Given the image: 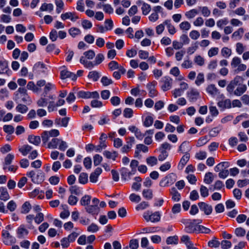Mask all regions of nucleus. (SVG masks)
<instances>
[{
	"label": "nucleus",
	"mask_w": 249,
	"mask_h": 249,
	"mask_svg": "<svg viewBox=\"0 0 249 249\" xmlns=\"http://www.w3.org/2000/svg\"><path fill=\"white\" fill-rule=\"evenodd\" d=\"M242 80V77L237 75L227 85L226 90L230 95L240 96L246 91V85L239 84Z\"/></svg>",
	"instance_id": "1"
},
{
	"label": "nucleus",
	"mask_w": 249,
	"mask_h": 249,
	"mask_svg": "<svg viewBox=\"0 0 249 249\" xmlns=\"http://www.w3.org/2000/svg\"><path fill=\"white\" fill-rule=\"evenodd\" d=\"M185 225L184 231L188 233H196L199 224L201 223V219H184L182 222Z\"/></svg>",
	"instance_id": "2"
},
{
	"label": "nucleus",
	"mask_w": 249,
	"mask_h": 249,
	"mask_svg": "<svg viewBox=\"0 0 249 249\" xmlns=\"http://www.w3.org/2000/svg\"><path fill=\"white\" fill-rule=\"evenodd\" d=\"M105 59V56L102 53H98L96 56L94 62L87 60L84 56H81L80 58V62L83 64L84 67L88 69H91L94 66L101 64Z\"/></svg>",
	"instance_id": "3"
},
{
	"label": "nucleus",
	"mask_w": 249,
	"mask_h": 249,
	"mask_svg": "<svg viewBox=\"0 0 249 249\" xmlns=\"http://www.w3.org/2000/svg\"><path fill=\"white\" fill-rule=\"evenodd\" d=\"M44 215L42 213H38L35 216L34 214H28L26 216V220L28 223V228L30 230H33L35 227L33 225V220H34L35 222L38 225L44 221Z\"/></svg>",
	"instance_id": "4"
},
{
	"label": "nucleus",
	"mask_w": 249,
	"mask_h": 249,
	"mask_svg": "<svg viewBox=\"0 0 249 249\" xmlns=\"http://www.w3.org/2000/svg\"><path fill=\"white\" fill-rule=\"evenodd\" d=\"M26 175L31 178L32 181L34 183L39 184L44 180V174L40 170L37 172L32 170L27 172Z\"/></svg>",
	"instance_id": "5"
},
{
	"label": "nucleus",
	"mask_w": 249,
	"mask_h": 249,
	"mask_svg": "<svg viewBox=\"0 0 249 249\" xmlns=\"http://www.w3.org/2000/svg\"><path fill=\"white\" fill-rule=\"evenodd\" d=\"M99 200L94 197L92 200V204L89 205L85 208L86 211L92 215H97L100 212V207L98 206Z\"/></svg>",
	"instance_id": "6"
},
{
	"label": "nucleus",
	"mask_w": 249,
	"mask_h": 249,
	"mask_svg": "<svg viewBox=\"0 0 249 249\" xmlns=\"http://www.w3.org/2000/svg\"><path fill=\"white\" fill-rule=\"evenodd\" d=\"M143 217L147 221H151L152 222H158L160 221V214L159 212H156L152 213L149 211L145 212L143 213Z\"/></svg>",
	"instance_id": "7"
},
{
	"label": "nucleus",
	"mask_w": 249,
	"mask_h": 249,
	"mask_svg": "<svg viewBox=\"0 0 249 249\" xmlns=\"http://www.w3.org/2000/svg\"><path fill=\"white\" fill-rule=\"evenodd\" d=\"M177 180V176L174 173H171L166 176L160 182L161 187H166L173 184Z\"/></svg>",
	"instance_id": "8"
},
{
	"label": "nucleus",
	"mask_w": 249,
	"mask_h": 249,
	"mask_svg": "<svg viewBox=\"0 0 249 249\" xmlns=\"http://www.w3.org/2000/svg\"><path fill=\"white\" fill-rule=\"evenodd\" d=\"M2 237L3 242L6 245H10L16 242V238L13 236L8 231L3 230L2 231Z\"/></svg>",
	"instance_id": "9"
},
{
	"label": "nucleus",
	"mask_w": 249,
	"mask_h": 249,
	"mask_svg": "<svg viewBox=\"0 0 249 249\" xmlns=\"http://www.w3.org/2000/svg\"><path fill=\"white\" fill-rule=\"evenodd\" d=\"M172 79L169 76L162 77L160 81L161 84V88L162 90L165 91L169 90L172 87Z\"/></svg>",
	"instance_id": "10"
},
{
	"label": "nucleus",
	"mask_w": 249,
	"mask_h": 249,
	"mask_svg": "<svg viewBox=\"0 0 249 249\" xmlns=\"http://www.w3.org/2000/svg\"><path fill=\"white\" fill-rule=\"evenodd\" d=\"M188 88V85L186 83L184 82H182L180 83V88L175 89L174 90L172 91V93L174 97L176 98L182 95L185 90L187 89Z\"/></svg>",
	"instance_id": "11"
},
{
	"label": "nucleus",
	"mask_w": 249,
	"mask_h": 249,
	"mask_svg": "<svg viewBox=\"0 0 249 249\" xmlns=\"http://www.w3.org/2000/svg\"><path fill=\"white\" fill-rule=\"evenodd\" d=\"M187 96L190 102L194 103L200 98V94L196 89H192L187 92Z\"/></svg>",
	"instance_id": "12"
},
{
	"label": "nucleus",
	"mask_w": 249,
	"mask_h": 249,
	"mask_svg": "<svg viewBox=\"0 0 249 249\" xmlns=\"http://www.w3.org/2000/svg\"><path fill=\"white\" fill-rule=\"evenodd\" d=\"M121 178L124 181L129 180L131 178V176L135 174L134 171L132 170L130 171L127 168L123 167L120 170Z\"/></svg>",
	"instance_id": "13"
},
{
	"label": "nucleus",
	"mask_w": 249,
	"mask_h": 249,
	"mask_svg": "<svg viewBox=\"0 0 249 249\" xmlns=\"http://www.w3.org/2000/svg\"><path fill=\"white\" fill-rule=\"evenodd\" d=\"M61 18L63 20H66L70 19L71 21L75 22L79 18L75 12H66L61 15Z\"/></svg>",
	"instance_id": "14"
},
{
	"label": "nucleus",
	"mask_w": 249,
	"mask_h": 249,
	"mask_svg": "<svg viewBox=\"0 0 249 249\" xmlns=\"http://www.w3.org/2000/svg\"><path fill=\"white\" fill-rule=\"evenodd\" d=\"M156 84L157 82L154 81L147 84L146 86L147 89L149 91V96L150 97L153 98L158 95V91L155 89Z\"/></svg>",
	"instance_id": "15"
},
{
	"label": "nucleus",
	"mask_w": 249,
	"mask_h": 249,
	"mask_svg": "<svg viewBox=\"0 0 249 249\" xmlns=\"http://www.w3.org/2000/svg\"><path fill=\"white\" fill-rule=\"evenodd\" d=\"M9 71L8 61L3 58H0V74H7Z\"/></svg>",
	"instance_id": "16"
},
{
	"label": "nucleus",
	"mask_w": 249,
	"mask_h": 249,
	"mask_svg": "<svg viewBox=\"0 0 249 249\" xmlns=\"http://www.w3.org/2000/svg\"><path fill=\"white\" fill-rule=\"evenodd\" d=\"M198 205L201 211H204L206 214L209 215L212 213L213 208L211 205L203 202L198 203Z\"/></svg>",
	"instance_id": "17"
},
{
	"label": "nucleus",
	"mask_w": 249,
	"mask_h": 249,
	"mask_svg": "<svg viewBox=\"0 0 249 249\" xmlns=\"http://www.w3.org/2000/svg\"><path fill=\"white\" fill-rule=\"evenodd\" d=\"M190 157V154L189 153L185 152V154L181 158L180 161L178 165V168L179 170L183 169L184 166L189 161Z\"/></svg>",
	"instance_id": "18"
},
{
	"label": "nucleus",
	"mask_w": 249,
	"mask_h": 249,
	"mask_svg": "<svg viewBox=\"0 0 249 249\" xmlns=\"http://www.w3.org/2000/svg\"><path fill=\"white\" fill-rule=\"evenodd\" d=\"M14 157V155L10 153L7 154L5 157L4 162L2 163V168L4 170H7V166L11 164Z\"/></svg>",
	"instance_id": "19"
},
{
	"label": "nucleus",
	"mask_w": 249,
	"mask_h": 249,
	"mask_svg": "<svg viewBox=\"0 0 249 249\" xmlns=\"http://www.w3.org/2000/svg\"><path fill=\"white\" fill-rule=\"evenodd\" d=\"M191 148L192 147L189 145V142L184 141L179 146L178 151L185 154V152L189 153Z\"/></svg>",
	"instance_id": "20"
},
{
	"label": "nucleus",
	"mask_w": 249,
	"mask_h": 249,
	"mask_svg": "<svg viewBox=\"0 0 249 249\" xmlns=\"http://www.w3.org/2000/svg\"><path fill=\"white\" fill-rule=\"evenodd\" d=\"M170 194L172 196V199L175 201H179L180 199V194L177 190L176 188L172 187L170 190Z\"/></svg>",
	"instance_id": "21"
},
{
	"label": "nucleus",
	"mask_w": 249,
	"mask_h": 249,
	"mask_svg": "<svg viewBox=\"0 0 249 249\" xmlns=\"http://www.w3.org/2000/svg\"><path fill=\"white\" fill-rule=\"evenodd\" d=\"M28 140L30 143L36 146L38 145L41 142V140L39 136H34L33 135H29L28 137Z\"/></svg>",
	"instance_id": "22"
},
{
	"label": "nucleus",
	"mask_w": 249,
	"mask_h": 249,
	"mask_svg": "<svg viewBox=\"0 0 249 249\" xmlns=\"http://www.w3.org/2000/svg\"><path fill=\"white\" fill-rule=\"evenodd\" d=\"M28 231L25 229L23 225H21L17 230L18 236L19 238H23L24 235H28Z\"/></svg>",
	"instance_id": "23"
},
{
	"label": "nucleus",
	"mask_w": 249,
	"mask_h": 249,
	"mask_svg": "<svg viewBox=\"0 0 249 249\" xmlns=\"http://www.w3.org/2000/svg\"><path fill=\"white\" fill-rule=\"evenodd\" d=\"M217 105L219 107L230 108L231 107V103L230 99H227L218 102Z\"/></svg>",
	"instance_id": "24"
},
{
	"label": "nucleus",
	"mask_w": 249,
	"mask_h": 249,
	"mask_svg": "<svg viewBox=\"0 0 249 249\" xmlns=\"http://www.w3.org/2000/svg\"><path fill=\"white\" fill-rule=\"evenodd\" d=\"M206 91L208 93L213 96H215L219 93L218 89L216 88L215 86L213 84L209 85L206 89Z\"/></svg>",
	"instance_id": "25"
},
{
	"label": "nucleus",
	"mask_w": 249,
	"mask_h": 249,
	"mask_svg": "<svg viewBox=\"0 0 249 249\" xmlns=\"http://www.w3.org/2000/svg\"><path fill=\"white\" fill-rule=\"evenodd\" d=\"M0 192H1L0 195V200L6 201L10 198L9 195L5 188H0Z\"/></svg>",
	"instance_id": "26"
},
{
	"label": "nucleus",
	"mask_w": 249,
	"mask_h": 249,
	"mask_svg": "<svg viewBox=\"0 0 249 249\" xmlns=\"http://www.w3.org/2000/svg\"><path fill=\"white\" fill-rule=\"evenodd\" d=\"M164 24L166 25L169 33L170 35H174L176 33V30L174 25L171 22V20L169 19L164 21Z\"/></svg>",
	"instance_id": "27"
},
{
	"label": "nucleus",
	"mask_w": 249,
	"mask_h": 249,
	"mask_svg": "<svg viewBox=\"0 0 249 249\" xmlns=\"http://www.w3.org/2000/svg\"><path fill=\"white\" fill-rule=\"evenodd\" d=\"M45 66L44 64L41 62H37L34 65L33 67V71H36L38 73L44 72Z\"/></svg>",
	"instance_id": "28"
},
{
	"label": "nucleus",
	"mask_w": 249,
	"mask_h": 249,
	"mask_svg": "<svg viewBox=\"0 0 249 249\" xmlns=\"http://www.w3.org/2000/svg\"><path fill=\"white\" fill-rule=\"evenodd\" d=\"M139 2L142 3V7L141 9L142 14L144 15H147L148 14L151 9V6L146 3L140 0L139 1Z\"/></svg>",
	"instance_id": "29"
},
{
	"label": "nucleus",
	"mask_w": 249,
	"mask_h": 249,
	"mask_svg": "<svg viewBox=\"0 0 249 249\" xmlns=\"http://www.w3.org/2000/svg\"><path fill=\"white\" fill-rule=\"evenodd\" d=\"M103 155L105 156L107 159H112L113 160H115L116 158L118 156V153L116 151H113L112 152H110L109 151L106 150L103 152Z\"/></svg>",
	"instance_id": "30"
},
{
	"label": "nucleus",
	"mask_w": 249,
	"mask_h": 249,
	"mask_svg": "<svg viewBox=\"0 0 249 249\" xmlns=\"http://www.w3.org/2000/svg\"><path fill=\"white\" fill-rule=\"evenodd\" d=\"M61 139L58 138H53L48 144V148L55 149L59 145Z\"/></svg>",
	"instance_id": "31"
},
{
	"label": "nucleus",
	"mask_w": 249,
	"mask_h": 249,
	"mask_svg": "<svg viewBox=\"0 0 249 249\" xmlns=\"http://www.w3.org/2000/svg\"><path fill=\"white\" fill-rule=\"evenodd\" d=\"M27 88L29 90H32L34 92H38L40 90V89L36 85L34 82L30 81L27 85Z\"/></svg>",
	"instance_id": "32"
},
{
	"label": "nucleus",
	"mask_w": 249,
	"mask_h": 249,
	"mask_svg": "<svg viewBox=\"0 0 249 249\" xmlns=\"http://www.w3.org/2000/svg\"><path fill=\"white\" fill-rule=\"evenodd\" d=\"M142 196L146 199L150 200L153 198V191L151 189H144L142 192Z\"/></svg>",
	"instance_id": "33"
},
{
	"label": "nucleus",
	"mask_w": 249,
	"mask_h": 249,
	"mask_svg": "<svg viewBox=\"0 0 249 249\" xmlns=\"http://www.w3.org/2000/svg\"><path fill=\"white\" fill-rule=\"evenodd\" d=\"M32 209V206L28 201H26L22 206L21 213L26 214L28 213Z\"/></svg>",
	"instance_id": "34"
},
{
	"label": "nucleus",
	"mask_w": 249,
	"mask_h": 249,
	"mask_svg": "<svg viewBox=\"0 0 249 249\" xmlns=\"http://www.w3.org/2000/svg\"><path fill=\"white\" fill-rule=\"evenodd\" d=\"M91 200V196L89 195H85L80 200V204L82 206L86 207L88 206Z\"/></svg>",
	"instance_id": "35"
},
{
	"label": "nucleus",
	"mask_w": 249,
	"mask_h": 249,
	"mask_svg": "<svg viewBox=\"0 0 249 249\" xmlns=\"http://www.w3.org/2000/svg\"><path fill=\"white\" fill-rule=\"evenodd\" d=\"M68 32L72 37H75L77 36L80 35L81 33L80 30L76 27H71L70 28Z\"/></svg>",
	"instance_id": "36"
},
{
	"label": "nucleus",
	"mask_w": 249,
	"mask_h": 249,
	"mask_svg": "<svg viewBox=\"0 0 249 249\" xmlns=\"http://www.w3.org/2000/svg\"><path fill=\"white\" fill-rule=\"evenodd\" d=\"M53 9V6L52 3H44L42 4L40 8V10L41 11H49L51 12Z\"/></svg>",
	"instance_id": "37"
},
{
	"label": "nucleus",
	"mask_w": 249,
	"mask_h": 249,
	"mask_svg": "<svg viewBox=\"0 0 249 249\" xmlns=\"http://www.w3.org/2000/svg\"><path fill=\"white\" fill-rule=\"evenodd\" d=\"M84 57L87 60L92 59L95 55L94 52L92 50L86 51L83 53Z\"/></svg>",
	"instance_id": "38"
},
{
	"label": "nucleus",
	"mask_w": 249,
	"mask_h": 249,
	"mask_svg": "<svg viewBox=\"0 0 249 249\" xmlns=\"http://www.w3.org/2000/svg\"><path fill=\"white\" fill-rule=\"evenodd\" d=\"M213 180V176L211 172L207 173L204 176V182L207 184H210Z\"/></svg>",
	"instance_id": "39"
},
{
	"label": "nucleus",
	"mask_w": 249,
	"mask_h": 249,
	"mask_svg": "<svg viewBox=\"0 0 249 249\" xmlns=\"http://www.w3.org/2000/svg\"><path fill=\"white\" fill-rule=\"evenodd\" d=\"M100 76L99 73L95 71H90L88 76L89 78L92 79L94 81H97Z\"/></svg>",
	"instance_id": "40"
},
{
	"label": "nucleus",
	"mask_w": 249,
	"mask_h": 249,
	"mask_svg": "<svg viewBox=\"0 0 249 249\" xmlns=\"http://www.w3.org/2000/svg\"><path fill=\"white\" fill-rule=\"evenodd\" d=\"M32 147L29 145H24L19 148L18 150L23 156H26L32 150Z\"/></svg>",
	"instance_id": "41"
},
{
	"label": "nucleus",
	"mask_w": 249,
	"mask_h": 249,
	"mask_svg": "<svg viewBox=\"0 0 249 249\" xmlns=\"http://www.w3.org/2000/svg\"><path fill=\"white\" fill-rule=\"evenodd\" d=\"M146 163L150 166H153L158 163V160L156 157L151 156L146 159Z\"/></svg>",
	"instance_id": "42"
},
{
	"label": "nucleus",
	"mask_w": 249,
	"mask_h": 249,
	"mask_svg": "<svg viewBox=\"0 0 249 249\" xmlns=\"http://www.w3.org/2000/svg\"><path fill=\"white\" fill-rule=\"evenodd\" d=\"M178 237L177 235L169 236L167 238L166 242L168 245H177L178 243Z\"/></svg>",
	"instance_id": "43"
},
{
	"label": "nucleus",
	"mask_w": 249,
	"mask_h": 249,
	"mask_svg": "<svg viewBox=\"0 0 249 249\" xmlns=\"http://www.w3.org/2000/svg\"><path fill=\"white\" fill-rule=\"evenodd\" d=\"M16 110L22 114H24L27 112L28 110V107L24 105L19 104L16 107Z\"/></svg>",
	"instance_id": "44"
},
{
	"label": "nucleus",
	"mask_w": 249,
	"mask_h": 249,
	"mask_svg": "<svg viewBox=\"0 0 249 249\" xmlns=\"http://www.w3.org/2000/svg\"><path fill=\"white\" fill-rule=\"evenodd\" d=\"M222 129V126L221 125H218L217 127H214L210 131V135L212 137H215Z\"/></svg>",
	"instance_id": "45"
},
{
	"label": "nucleus",
	"mask_w": 249,
	"mask_h": 249,
	"mask_svg": "<svg viewBox=\"0 0 249 249\" xmlns=\"http://www.w3.org/2000/svg\"><path fill=\"white\" fill-rule=\"evenodd\" d=\"M88 175L87 173H82L80 174L78 181L80 183L85 184L88 182Z\"/></svg>",
	"instance_id": "46"
},
{
	"label": "nucleus",
	"mask_w": 249,
	"mask_h": 249,
	"mask_svg": "<svg viewBox=\"0 0 249 249\" xmlns=\"http://www.w3.org/2000/svg\"><path fill=\"white\" fill-rule=\"evenodd\" d=\"M89 91H79L77 92V95L78 98H84V99H89L90 98Z\"/></svg>",
	"instance_id": "47"
},
{
	"label": "nucleus",
	"mask_w": 249,
	"mask_h": 249,
	"mask_svg": "<svg viewBox=\"0 0 249 249\" xmlns=\"http://www.w3.org/2000/svg\"><path fill=\"white\" fill-rule=\"evenodd\" d=\"M154 119L151 116L146 117L143 123V125L145 127H149L151 126L153 123Z\"/></svg>",
	"instance_id": "48"
},
{
	"label": "nucleus",
	"mask_w": 249,
	"mask_h": 249,
	"mask_svg": "<svg viewBox=\"0 0 249 249\" xmlns=\"http://www.w3.org/2000/svg\"><path fill=\"white\" fill-rule=\"evenodd\" d=\"M27 94V90L25 88H19L16 91L15 100L19 98V96Z\"/></svg>",
	"instance_id": "49"
},
{
	"label": "nucleus",
	"mask_w": 249,
	"mask_h": 249,
	"mask_svg": "<svg viewBox=\"0 0 249 249\" xmlns=\"http://www.w3.org/2000/svg\"><path fill=\"white\" fill-rule=\"evenodd\" d=\"M99 228L97 225L95 223H91L87 228V231L90 232H96L98 231Z\"/></svg>",
	"instance_id": "50"
},
{
	"label": "nucleus",
	"mask_w": 249,
	"mask_h": 249,
	"mask_svg": "<svg viewBox=\"0 0 249 249\" xmlns=\"http://www.w3.org/2000/svg\"><path fill=\"white\" fill-rule=\"evenodd\" d=\"M220 243L217 240L216 238L214 237L213 239L209 241L208 246L211 248H218L220 246Z\"/></svg>",
	"instance_id": "51"
},
{
	"label": "nucleus",
	"mask_w": 249,
	"mask_h": 249,
	"mask_svg": "<svg viewBox=\"0 0 249 249\" xmlns=\"http://www.w3.org/2000/svg\"><path fill=\"white\" fill-rule=\"evenodd\" d=\"M197 42H195V43L192 44L191 46L187 49V52L190 55L192 54L197 49Z\"/></svg>",
	"instance_id": "52"
},
{
	"label": "nucleus",
	"mask_w": 249,
	"mask_h": 249,
	"mask_svg": "<svg viewBox=\"0 0 249 249\" xmlns=\"http://www.w3.org/2000/svg\"><path fill=\"white\" fill-rule=\"evenodd\" d=\"M129 198L131 202L135 203H138L141 200V196L134 193L131 194L129 196Z\"/></svg>",
	"instance_id": "53"
},
{
	"label": "nucleus",
	"mask_w": 249,
	"mask_h": 249,
	"mask_svg": "<svg viewBox=\"0 0 249 249\" xmlns=\"http://www.w3.org/2000/svg\"><path fill=\"white\" fill-rule=\"evenodd\" d=\"M246 230L243 228L239 227L235 229L234 233L236 235V236L239 237H243L246 234Z\"/></svg>",
	"instance_id": "54"
},
{
	"label": "nucleus",
	"mask_w": 249,
	"mask_h": 249,
	"mask_svg": "<svg viewBox=\"0 0 249 249\" xmlns=\"http://www.w3.org/2000/svg\"><path fill=\"white\" fill-rule=\"evenodd\" d=\"M200 193L201 196L206 197L209 196V190L204 185H201L200 188Z\"/></svg>",
	"instance_id": "55"
},
{
	"label": "nucleus",
	"mask_w": 249,
	"mask_h": 249,
	"mask_svg": "<svg viewBox=\"0 0 249 249\" xmlns=\"http://www.w3.org/2000/svg\"><path fill=\"white\" fill-rule=\"evenodd\" d=\"M244 32V29L243 28H240L232 34V37L235 38L237 37H239V38H241L242 35L243 34Z\"/></svg>",
	"instance_id": "56"
},
{
	"label": "nucleus",
	"mask_w": 249,
	"mask_h": 249,
	"mask_svg": "<svg viewBox=\"0 0 249 249\" xmlns=\"http://www.w3.org/2000/svg\"><path fill=\"white\" fill-rule=\"evenodd\" d=\"M101 82L104 86H107L112 84L113 81L111 79L108 78L107 76H103L101 79Z\"/></svg>",
	"instance_id": "57"
},
{
	"label": "nucleus",
	"mask_w": 249,
	"mask_h": 249,
	"mask_svg": "<svg viewBox=\"0 0 249 249\" xmlns=\"http://www.w3.org/2000/svg\"><path fill=\"white\" fill-rule=\"evenodd\" d=\"M207 157V153L205 151H200L196 153L195 158L199 160H203Z\"/></svg>",
	"instance_id": "58"
},
{
	"label": "nucleus",
	"mask_w": 249,
	"mask_h": 249,
	"mask_svg": "<svg viewBox=\"0 0 249 249\" xmlns=\"http://www.w3.org/2000/svg\"><path fill=\"white\" fill-rule=\"evenodd\" d=\"M133 111L130 108H125L123 112L124 116L125 118H130L133 116Z\"/></svg>",
	"instance_id": "59"
},
{
	"label": "nucleus",
	"mask_w": 249,
	"mask_h": 249,
	"mask_svg": "<svg viewBox=\"0 0 249 249\" xmlns=\"http://www.w3.org/2000/svg\"><path fill=\"white\" fill-rule=\"evenodd\" d=\"M104 11L107 14H111L113 12V8L109 4H105L102 5Z\"/></svg>",
	"instance_id": "60"
},
{
	"label": "nucleus",
	"mask_w": 249,
	"mask_h": 249,
	"mask_svg": "<svg viewBox=\"0 0 249 249\" xmlns=\"http://www.w3.org/2000/svg\"><path fill=\"white\" fill-rule=\"evenodd\" d=\"M202 15L205 17H208L211 14V11L207 6L200 7Z\"/></svg>",
	"instance_id": "61"
},
{
	"label": "nucleus",
	"mask_w": 249,
	"mask_h": 249,
	"mask_svg": "<svg viewBox=\"0 0 249 249\" xmlns=\"http://www.w3.org/2000/svg\"><path fill=\"white\" fill-rule=\"evenodd\" d=\"M103 158L99 154H96L93 157V164L95 166L99 165L102 161Z\"/></svg>",
	"instance_id": "62"
},
{
	"label": "nucleus",
	"mask_w": 249,
	"mask_h": 249,
	"mask_svg": "<svg viewBox=\"0 0 249 249\" xmlns=\"http://www.w3.org/2000/svg\"><path fill=\"white\" fill-rule=\"evenodd\" d=\"M220 245L222 249H229L231 247V243L228 240H223Z\"/></svg>",
	"instance_id": "63"
},
{
	"label": "nucleus",
	"mask_w": 249,
	"mask_h": 249,
	"mask_svg": "<svg viewBox=\"0 0 249 249\" xmlns=\"http://www.w3.org/2000/svg\"><path fill=\"white\" fill-rule=\"evenodd\" d=\"M129 246L131 249H137L139 247L138 240L136 239L131 240Z\"/></svg>",
	"instance_id": "64"
}]
</instances>
